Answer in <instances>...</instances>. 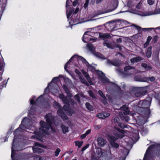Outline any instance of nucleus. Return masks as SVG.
Wrapping results in <instances>:
<instances>
[{
  "mask_svg": "<svg viewBox=\"0 0 160 160\" xmlns=\"http://www.w3.org/2000/svg\"><path fill=\"white\" fill-rule=\"evenodd\" d=\"M55 117L52 116L51 114H47L45 117L47 123H46L43 121H41L40 122V124L41 126L40 128V130L44 133L47 134H48V130L51 128V125L52 122H54V119Z\"/></svg>",
  "mask_w": 160,
  "mask_h": 160,
  "instance_id": "obj_2",
  "label": "nucleus"
},
{
  "mask_svg": "<svg viewBox=\"0 0 160 160\" xmlns=\"http://www.w3.org/2000/svg\"><path fill=\"white\" fill-rule=\"evenodd\" d=\"M123 110V113L125 115H128L129 113V111L128 110V107L126 106H123L121 108Z\"/></svg>",
  "mask_w": 160,
  "mask_h": 160,
  "instance_id": "obj_21",
  "label": "nucleus"
},
{
  "mask_svg": "<svg viewBox=\"0 0 160 160\" xmlns=\"http://www.w3.org/2000/svg\"><path fill=\"white\" fill-rule=\"evenodd\" d=\"M80 79L81 80V82L83 83H85V81L83 79H82V78L81 76H80Z\"/></svg>",
  "mask_w": 160,
  "mask_h": 160,
  "instance_id": "obj_59",
  "label": "nucleus"
},
{
  "mask_svg": "<svg viewBox=\"0 0 160 160\" xmlns=\"http://www.w3.org/2000/svg\"><path fill=\"white\" fill-rule=\"evenodd\" d=\"M28 121L29 119L28 118H25L22 121L21 124L20 125L19 127L16 130V132H18V131L21 132V129L24 130L26 128V126L27 124V122Z\"/></svg>",
  "mask_w": 160,
  "mask_h": 160,
  "instance_id": "obj_8",
  "label": "nucleus"
},
{
  "mask_svg": "<svg viewBox=\"0 0 160 160\" xmlns=\"http://www.w3.org/2000/svg\"><path fill=\"white\" fill-rule=\"evenodd\" d=\"M33 151L35 153H40L44 152L43 149L39 147H34L32 148Z\"/></svg>",
  "mask_w": 160,
  "mask_h": 160,
  "instance_id": "obj_23",
  "label": "nucleus"
},
{
  "mask_svg": "<svg viewBox=\"0 0 160 160\" xmlns=\"http://www.w3.org/2000/svg\"><path fill=\"white\" fill-rule=\"evenodd\" d=\"M151 102L150 101L147 100H143L140 101L138 105L143 107H145L146 108H148L150 107Z\"/></svg>",
  "mask_w": 160,
  "mask_h": 160,
  "instance_id": "obj_13",
  "label": "nucleus"
},
{
  "mask_svg": "<svg viewBox=\"0 0 160 160\" xmlns=\"http://www.w3.org/2000/svg\"><path fill=\"white\" fill-rule=\"evenodd\" d=\"M70 2H71V0H67L66 7L67 8H68V7L69 6V4L70 3Z\"/></svg>",
  "mask_w": 160,
  "mask_h": 160,
  "instance_id": "obj_49",
  "label": "nucleus"
},
{
  "mask_svg": "<svg viewBox=\"0 0 160 160\" xmlns=\"http://www.w3.org/2000/svg\"><path fill=\"white\" fill-rule=\"evenodd\" d=\"M58 77H56L54 78L52 80V81H54L58 79Z\"/></svg>",
  "mask_w": 160,
  "mask_h": 160,
  "instance_id": "obj_60",
  "label": "nucleus"
},
{
  "mask_svg": "<svg viewBox=\"0 0 160 160\" xmlns=\"http://www.w3.org/2000/svg\"><path fill=\"white\" fill-rule=\"evenodd\" d=\"M110 114L108 113H99L98 114V117L99 118L104 119L109 116Z\"/></svg>",
  "mask_w": 160,
  "mask_h": 160,
  "instance_id": "obj_19",
  "label": "nucleus"
},
{
  "mask_svg": "<svg viewBox=\"0 0 160 160\" xmlns=\"http://www.w3.org/2000/svg\"><path fill=\"white\" fill-rule=\"evenodd\" d=\"M70 2H71V0H67L66 7L67 8H68V7L69 6V4L70 3Z\"/></svg>",
  "mask_w": 160,
  "mask_h": 160,
  "instance_id": "obj_50",
  "label": "nucleus"
},
{
  "mask_svg": "<svg viewBox=\"0 0 160 160\" xmlns=\"http://www.w3.org/2000/svg\"><path fill=\"white\" fill-rule=\"evenodd\" d=\"M75 72L79 76H80V75L81 74L80 72L78 70V69H76L75 70Z\"/></svg>",
  "mask_w": 160,
  "mask_h": 160,
  "instance_id": "obj_53",
  "label": "nucleus"
},
{
  "mask_svg": "<svg viewBox=\"0 0 160 160\" xmlns=\"http://www.w3.org/2000/svg\"><path fill=\"white\" fill-rule=\"evenodd\" d=\"M141 7V4L140 2L136 6V8L138 9H139Z\"/></svg>",
  "mask_w": 160,
  "mask_h": 160,
  "instance_id": "obj_51",
  "label": "nucleus"
},
{
  "mask_svg": "<svg viewBox=\"0 0 160 160\" xmlns=\"http://www.w3.org/2000/svg\"><path fill=\"white\" fill-rule=\"evenodd\" d=\"M99 37L100 38L103 40L108 39L110 38L111 36L108 33H99Z\"/></svg>",
  "mask_w": 160,
  "mask_h": 160,
  "instance_id": "obj_16",
  "label": "nucleus"
},
{
  "mask_svg": "<svg viewBox=\"0 0 160 160\" xmlns=\"http://www.w3.org/2000/svg\"><path fill=\"white\" fill-rule=\"evenodd\" d=\"M89 0H87L86 1V2L84 5V8H86L88 5V4L89 3Z\"/></svg>",
  "mask_w": 160,
  "mask_h": 160,
  "instance_id": "obj_43",
  "label": "nucleus"
},
{
  "mask_svg": "<svg viewBox=\"0 0 160 160\" xmlns=\"http://www.w3.org/2000/svg\"><path fill=\"white\" fill-rule=\"evenodd\" d=\"M79 1V0H74V1L72 2L73 6H76L78 4Z\"/></svg>",
  "mask_w": 160,
  "mask_h": 160,
  "instance_id": "obj_38",
  "label": "nucleus"
},
{
  "mask_svg": "<svg viewBox=\"0 0 160 160\" xmlns=\"http://www.w3.org/2000/svg\"><path fill=\"white\" fill-rule=\"evenodd\" d=\"M87 47L91 51H93L94 48L93 45L91 43H88L87 45Z\"/></svg>",
  "mask_w": 160,
  "mask_h": 160,
  "instance_id": "obj_33",
  "label": "nucleus"
},
{
  "mask_svg": "<svg viewBox=\"0 0 160 160\" xmlns=\"http://www.w3.org/2000/svg\"><path fill=\"white\" fill-rule=\"evenodd\" d=\"M91 132V130L90 129H88L86 131V132L85 133L87 135L89 134Z\"/></svg>",
  "mask_w": 160,
  "mask_h": 160,
  "instance_id": "obj_52",
  "label": "nucleus"
},
{
  "mask_svg": "<svg viewBox=\"0 0 160 160\" xmlns=\"http://www.w3.org/2000/svg\"><path fill=\"white\" fill-rule=\"evenodd\" d=\"M89 144H87L85 146H84L82 149L81 151L83 152L87 148L89 147Z\"/></svg>",
  "mask_w": 160,
  "mask_h": 160,
  "instance_id": "obj_41",
  "label": "nucleus"
},
{
  "mask_svg": "<svg viewBox=\"0 0 160 160\" xmlns=\"http://www.w3.org/2000/svg\"><path fill=\"white\" fill-rule=\"evenodd\" d=\"M79 10V8H77L75 9V11L74 10L72 9L69 12H68V10L67 11V18L68 19L72 17L73 15H76V14L78 12Z\"/></svg>",
  "mask_w": 160,
  "mask_h": 160,
  "instance_id": "obj_11",
  "label": "nucleus"
},
{
  "mask_svg": "<svg viewBox=\"0 0 160 160\" xmlns=\"http://www.w3.org/2000/svg\"><path fill=\"white\" fill-rule=\"evenodd\" d=\"M98 74L100 77V80L104 83H106L108 82V80L106 77L103 73L101 71L98 72Z\"/></svg>",
  "mask_w": 160,
  "mask_h": 160,
  "instance_id": "obj_14",
  "label": "nucleus"
},
{
  "mask_svg": "<svg viewBox=\"0 0 160 160\" xmlns=\"http://www.w3.org/2000/svg\"><path fill=\"white\" fill-rule=\"evenodd\" d=\"M107 97L110 100L111 99V98L110 96H109V95H107Z\"/></svg>",
  "mask_w": 160,
  "mask_h": 160,
  "instance_id": "obj_64",
  "label": "nucleus"
},
{
  "mask_svg": "<svg viewBox=\"0 0 160 160\" xmlns=\"http://www.w3.org/2000/svg\"><path fill=\"white\" fill-rule=\"evenodd\" d=\"M132 26H134L135 28L138 30H140L141 28L140 27H139L136 25H135V24H133Z\"/></svg>",
  "mask_w": 160,
  "mask_h": 160,
  "instance_id": "obj_48",
  "label": "nucleus"
},
{
  "mask_svg": "<svg viewBox=\"0 0 160 160\" xmlns=\"http://www.w3.org/2000/svg\"><path fill=\"white\" fill-rule=\"evenodd\" d=\"M88 93L89 95L91 97H92L93 98H95V97L94 94H93V93L92 91H88Z\"/></svg>",
  "mask_w": 160,
  "mask_h": 160,
  "instance_id": "obj_39",
  "label": "nucleus"
},
{
  "mask_svg": "<svg viewBox=\"0 0 160 160\" xmlns=\"http://www.w3.org/2000/svg\"><path fill=\"white\" fill-rule=\"evenodd\" d=\"M53 105L55 108L58 109L57 111L58 114L64 120H67L68 119V117L63 112L58 102L54 101L53 103Z\"/></svg>",
  "mask_w": 160,
  "mask_h": 160,
  "instance_id": "obj_7",
  "label": "nucleus"
},
{
  "mask_svg": "<svg viewBox=\"0 0 160 160\" xmlns=\"http://www.w3.org/2000/svg\"><path fill=\"white\" fill-rule=\"evenodd\" d=\"M87 135L85 134H83L81 136V138L82 139L84 138Z\"/></svg>",
  "mask_w": 160,
  "mask_h": 160,
  "instance_id": "obj_54",
  "label": "nucleus"
},
{
  "mask_svg": "<svg viewBox=\"0 0 160 160\" xmlns=\"http://www.w3.org/2000/svg\"><path fill=\"white\" fill-rule=\"evenodd\" d=\"M154 145H150L147 149L146 152L145 154L143 160H146V159L147 157V154L149 153L150 150L155 147Z\"/></svg>",
  "mask_w": 160,
  "mask_h": 160,
  "instance_id": "obj_25",
  "label": "nucleus"
},
{
  "mask_svg": "<svg viewBox=\"0 0 160 160\" xmlns=\"http://www.w3.org/2000/svg\"><path fill=\"white\" fill-rule=\"evenodd\" d=\"M103 45L104 46H106L108 48H113V46L112 45L111 42L108 41H104Z\"/></svg>",
  "mask_w": 160,
  "mask_h": 160,
  "instance_id": "obj_24",
  "label": "nucleus"
},
{
  "mask_svg": "<svg viewBox=\"0 0 160 160\" xmlns=\"http://www.w3.org/2000/svg\"><path fill=\"white\" fill-rule=\"evenodd\" d=\"M154 29V28H143L144 29L146 30H152V29Z\"/></svg>",
  "mask_w": 160,
  "mask_h": 160,
  "instance_id": "obj_58",
  "label": "nucleus"
},
{
  "mask_svg": "<svg viewBox=\"0 0 160 160\" xmlns=\"http://www.w3.org/2000/svg\"><path fill=\"white\" fill-rule=\"evenodd\" d=\"M75 143L76 146H78L79 148H80L83 142L82 141H76L75 142Z\"/></svg>",
  "mask_w": 160,
  "mask_h": 160,
  "instance_id": "obj_35",
  "label": "nucleus"
},
{
  "mask_svg": "<svg viewBox=\"0 0 160 160\" xmlns=\"http://www.w3.org/2000/svg\"><path fill=\"white\" fill-rule=\"evenodd\" d=\"M152 47H149L148 48L147 52V56L148 58H150L151 57Z\"/></svg>",
  "mask_w": 160,
  "mask_h": 160,
  "instance_id": "obj_30",
  "label": "nucleus"
},
{
  "mask_svg": "<svg viewBox=\"0 0 160 160\" xmlns=\"http://www.w3.org/2000/svg\"><path fill=\"white\" fill-rule=\"evenodd\" d=\"M79 19L78 18H77L75 19V20H74V19L73 20H71L69 21V24L70 25H71L72 27L73 25H76L79 23Z\"/></svg>",
  "mask_w": 160,
  "mask_h": 160,
  "instance_id": "obj_20",
  "label": "nucleus"
},
{
  "mask_svg": "<svg viewBox=\"0 0 160 160\" xmlns=\"http://www.w3.org/2000/svg\"><path fill=\"white\" fill-rule=\"evenodd\" d=\"M148 80H150L151 82L155 80L154 77H152L149 78L148 79Z\"/></svg>",
  "mask_w": 160,
  "mask_h": 160,
  "instance_id": "obj_47",
  "label": "nucleus"
},
{
  "mask_svg": "<svg viewBox=\"0 0 160 160\" xmlns=\"http://www.w3.org/2000/svg\"><path fill=\"white\" fill-rule=\"evenodd\" d=\"M160 14V8L156 9L154 10V11H152L150 12L149 15H154L155 14Z\"/></svg>",
  "mask_w": 160,
  "mask_h": 160,
  "instance_id": "obj_28",
  "label": "nucleus"
},
{
  "mask_svg": "<svg viewBox=\"0 0 160 160\" xmlns=\"http://www.w3.org/2000/svg\"><path fill=\"white\" fill-rule=\"evenodd\" d=\"M63 88L67 93V95L66 97H65L64 95L62 94H60L59 95L60 98L62 100V102L65 103L66 104L63 107V109L65 111H66L67 114L69 116H71L72 114L75 113V111L74 110L71 109L67 106V105H73L74 104V102L71 99L70 97H72V95L69 92V91L67 87L63 85Z\"/></svg>",
  "mask_w": 160,
  "mask_h": 160,
  "instance_id": "obj_1",
  "label": "nucleus"
},
{
  "mask_svg": "<svg viewBox=\"0 0 160 160\" xmlns=\"http://www.w3.org/2000/svg\"><path fill=\"white\" fill-rule=\"evenodd\" d=\"M134 80L135 81H140V82H145L146 80H145L144 79L142 78L140 76H135L134 77Z\"/></svg>",
  "mask_w": 160,
  "mask_h": 160,
  "instance_id": "obj_29",
  "label": "nucleus"
},
{
  "mask_svg": "<svg viewBox=\"0 0 160 160\" xmlns=\"http://www.w3.org/2000/svg\"><path fill=\"white\" fill-rule=\"evenodd\" d=\"M97 156L102 160H111L112 158V155L109 148L106 150L99 149L97 150Z\"/></svg>",
  "mask_w": 160,
  "mask_h": 160,
  "instance_id": "obj_4",
  "label": "nucleus"
},
{
  "mask_svg": "<svg viewBox=\"0 0 160 160\" xmlns=\"http://www.w3.org/2000/svg\"><path fill=\"white\" fill-rule=\"evenodd\" d=\"M143 59L141 58L138 57L132 58L131 59V61L132 63H134L135 62L140 61Z\"/></svg>",
  "mask_w": 160,
  "mask_h": 160,
  "instance_id": "obj_26",
  "label": "nucleus"
},
{
  "mask_svg": "<svg viewBox=\"0 0 160 160\" xmlns=\"http://www.w3.org/2000/svg\"><path fill=\"white\" fill-rule=\"evenodd\" d=\"M113 132L114 136L112 135L108 136V139L112 147L117 148L119 145L115 142V141L119 138H122L124 136V131L122 130H121L118 128H115Z\"/></svg>",
  "mask_w": 160,
  "mask_h": 160,
  "instance_id": "obj_3",
  "label": "nucleus"
},
{
  "mask_svg": "<svg viewBox=\"0 0 160 160\" xmlns=\"http://www.w3.org/2000/svg\"><path fill=\"white\" fill-rule=\"evenodd\" d=\"M107 63L108 64H111L112 65L116 66L119 67L121 65V61L119 60H114L113 61H110L108 60H107Z\"/></svg>",
  "mask_w": 160,
  "mask_h": 160,
  "instance_id": "obj_12",
  "label": "nucleus"
},
{
  "mask_svg": "<svg viewBox=\"0 0 160 160\" xmlns=\"http://www.w3.org/2000/svg\"><path fill=\"white\" fill-rule=\"evenodd\" d=\"M43 100V96L41 95L37 99L36 102L37 103H38L39 102H42Z\"/></svg>",
  "mask_w": 160,
  "mask_h": 160,
  "instance_id": "obj_34",
  "label": "nucleus"
},
{
  "mask_svg": "<svg viewBox=\"0 0 160 160\" xmlns=\"http://www.w3.org/2000/svg\"><path fill=\"white\" fill-rule=\"evenodd\" d=\"M86 108L90 111L93 110L92 107L88 103H86L85 104Z\"/></svg>",
  "mask_w": 160,
  "mask_h": 160,
  "instance_id": "obj_32",
  "label": "nucleus"
},
{
  "mask_svg": "<svg viewBox=\"0 0 160 160\" xmlns=\"http://www.w3.org/2000/svg\"><path fill=\"white\" fill-rule=\"evenodd\" d=\"M5 63L3 59H1L0 60V82L2 80V75L4 70Z\"/></svg>",
  "mask_w": 160,
  "mask_h": 160,
  "instance_id": "obj_10",
  "label": "nucleus"
},
{
  "mask_svg": "<svg viewBox=\"0 0 160 160\" xmlns=\"http://www.w3.org/2000/svg\"><path fill=\"white\" fill-rule=\"evenodd\" d=\"M135 90L137 91V92L135 93V95L136 97L140 96L142 94L143 92H142V88H135Z\"/></svg>",
  "mask_w": 160,
  "mask_h": 160,
  "instance_id": "obj_17",
  "label": "nucleus"
},
{
  "mask_svg": "<svg viewBox=\"0 0 160 160\" xmlns=\"http://www.w3.org/2000/svg\"><path fill=\"white\" fill-rule=\"evenodd\" d=\"M74 98L75 99L77 100L79 102H80L79 97V95L78 94L76 95L74 97Z\"/></svg>",
  "mask_w": 160,
  "mask_h": 160,
  "instance_id": "obj_44",
  "label": "nucleus"
},
{
  "mask_svg": "<svg viewBox=\"0 0 160 160\" xmlns=\"http://www.w3.org/2000/svg\"><path fill=\"white\" fill-rule=\"evenodd\" d=\"M15 138H14L13 140L12 147V153L11 155V157L12 160H15V159L14 158V156L15 154L14 152L15 151L14 150V142H15Z\"/></svg>",
  "mask_w": 160,
  "mask_h": 160,
  "instance_id": "obj_22",
  "label": "nucleus"
},
{
  "mask_svg": "<svg viewBox=\"0 0 160 160\" xmlns=\"http://www.w3.org/2000/svg\"><path fill=\"white\" fill-rule=\"evenodd\" d=\"M102 1V0H96V3H101Z\"/></svg>",
  "mask_w": 160,
  "mask_h": 160,
  "instance_id": "obj_57",
  "label": "nucleus"
},
{
  "mask_svg": "<svg viewBox=\"0 0 160 160\" xmlns=\"http://www.w3.org/2000/svg\"><path fill=\"white\" fill-rule=\"evenodd\" d=\"M35 98V96H33L32 97V99L31 100L30 103L31 104H33L35 103V101L33 100V99Z\"/></svg>",
  "mask_w": 160,
  "mask_h": 160,
  "instance_id": "obj_42",
  "label": "nucleus"
},
{
  "mask_svg": "<svg viewBox=\"0 0 160 160\" xmlns=\"http://www.w3.org/2000/svg\"><path fill=\"white\" fill-rule=\"evenodd\" d=\"M147 1L148 4L152 5L154 3L155 0H147Z\"/></svg>",
  "mask_w": 160,
  "mask_h": 160,
  "instance_id": "obj_40",
  "label": "nucleus"
},
{
  "mask_svg": "<svg viewBox=\"0 0 160 160\" xmlns=\"http://www.w3.org/2000/svg\"><path fill=\"white\" fill-rule=\"evenodd\" d=\"M124 119L125 121H126L127 122H128L130 120L129 117H125Z\"/></svg>",
  "mask_w": 160,
  "mask_h": 160,
  "instance_id": "obj_55",
  "label": "nucleus"
},
{
  "mask_svg": "<svg viewBox=\"0 0 160 160\" xmlns=\"http://www.w3.org/2000/svg\"><path fill=\"white\" fill-rule=\"evenodd\" d=\"M90 33V32H86L84 33L83 36L82 41L85 43H87L89 41L94 40V38L91 37L89 35Z\"/></svg>",
  "mask_w": 160,
  "mask_h": 160,
  "instance_id": "obj_9",
  "label": "nucleus"
},
{
  "mask_svg": "<svg viewBox=\"0 0 160 160\" xmlns=\"http://www.w3.org/2000/svg\"><path fill=\"white\" fill-rule=\"evenodd\" d=\"M82 72L84 76L85 77L88 82L91 85L92 84V82L91 81L89 75L87 72L84 71L83 70H82Z\"/></svg>",
  "mask_w": 160,
  "mask_h": 160,
  "instance_id": "obj_18",
  "label": "nucleus"
},
{
  "mask_svg": "<svg viewBox=\"0 0 160 160\" xmlns=\"http://www.w3.org/2000/svg\"><path fill=\"white\" fill-rule=\"evenodd\" d=\"M35 146H40V144H39L38 143H35Z\"/></svg>",
  "mask_w": 160,
  "mask_h": 160,
  "instance_id": "obj_62",
  "label": "nucleus"
},
{
  "mask_svg": "<svg viewBox=\"0 0 160 160\" xmlns=\"http://www.w3.org/2000/svg\"><path fill=\"white\" fill-rule=\"evenodd\" d=\"M2 14V11L0 12V18H1Z\"/></svg>",
  "mask_w": 160,
  "mask_h": 160,
  "instance_id": "obj_63",
  "label": "nucleus"
},
{
  "mask_svg": "<svg viewBox=\"0 0 160 160\" xmlns=\"http://www.w3.org/2000/svg\"><path fill=\"white\" fill-rule=\"evenodd\" d=\"M152 39V38L151 37H150V36H148V38L147 39V43H149V42H150V41L151 40V39Z\"/></svg>",
  "mask_w": 160,
  "mask_h": 160,
  "instance_id": "obj_45",
  "label": "nucleus"
},
{
  "mask_svg": "<svg viewBox=\"0 0 160 160\" xmlns=\"http://www.w3.org/2000/svg\"><path fill=\"white\" fill-rule=\"evenodd\" d=\"M60 151H61V150H60V149L59 148H57L56 150V151L55 152V156L56 157H57V156H58V155H59V152H60Z\"/></svg>",
  "mask_w": 160,
  "mask_h": 160,
  "instance_id": "obj_37",
  "label": "nucleus"
},
{
  "mask_svg": "<svg viewBox=\"0 0 160 160\" xmlns=\"http://www.w3.org/2000/svg\"><path fill=\"white\" fill-rule=\"evenodd\" d=\"M149 43H147V42H146L144 44V45H143V47H144V48H146L148 46V45L149 44Z\"/></svg>",
  "mask_w": 160,
  "mask_h": 160,
  "instance_id": "obj_56",
  "label": "nucleus"
},
{
  "mask_svg": "<svg viewBox=\"0 0 160 160\" xmlns=\"http://www.w3.org/2000/svg\"><path fill=\"white\" fill-rule=\"evenodd\" d=\"M117 71L119 74H123L125 76L131 75L136 73L135 69L130 66L125 67L123 72L121 71L120 70H117Z\"/></svg>",
  "mask_w": 160,
  "mask_h": 160,
  "instance_id": "obj_6",
  "label": "nucleus"
},
{
  "mask_svg": "<svg viewBox=\"0 0 160 160\" xmlns=\"http://www.w3.org/2000/svg\"><path fill=\"white\" fill-rule=\"evenodd\" d=\"M119 118H115L114 119V121L115 122H116V121H117L118 120V119Z\"/></svg>",
  "mask_w": 160,
  "mask_h": 160,
  "instance_id": "obj_61",
  "label": "nucleus"
},
{
  "mask_svg": "<svg viewBox=\"0 0 160 160\" xmlns=\"http://www.w3.org/2000/svg\"><path fill=\"white\" fill-rule=\"evenodd\" d=\"M61 127L63 133H65L69 131L68 127H66L63 124L61 125Z\"/></svg>",
  "mask_w": 160,
  "mask_h": 160,
  "instance_id": "obj_27",
  "label": "nucleus"
},
{
  "mask_svg": "<svg viewBox=\"0 0 160 160\" xmlns=\"http://www.w3.org/2000/svg\"><path fill=\"white\" fill-rule=\"evenodd\" d=\"M118 126L122 128H125V126L123 123H121L119 124Z\"/></svg>",
  "mask_w": 160,
  "mask_h": 160,
  "instance_id": "obj_46",
  "label": "nucleus"
},
{
  "mask_svg": "<svg viewBox=\"0 0 160 160\" xmlns=\"http://www.w3.org/2000/svg\"><path fill=\"white\" fill-rule=\"evenodd\" d=\"M97 141L98 145L101 147L103 146L107 143L106 140L101 137L98 138Z\"/></svg>",
  "mask_w": 160,
  "mask_h": 160,
  "instance_id": "obj_15",
  "label": "nucleus"
},
{
  "mask_svg": "<svg viewBox=\"0 0 160 160\" xmlns=\"http://www.w3.org/2000/svg\"><path fill=\"white\" fill-rule=\"evenodd\" d=\"M75 58L77 59L78 62L81 61L83 64H85L87 67L88 70L90 71H93L94 69V68L90 65L86 60L82 57L81 56L77 55H74L72 56L66 64L64 66V69L67 72L68 71L67 66L70 62V61L72 58Z\"/></svg>",
  "mask_w": 160,
  "mask_h": 160,
  "instance_id": "obj_5",
  "label": "nucleus"
},
{
  "mask_svg": "<svg viewBox=\"0 0 160 160\" xmlns=\"http://www.w3.org/2000/svg\"><path fill=\"white\" fill-rule=\"evenodd\" d=\"M142 66L146 70H149L151 69V67L147 65V64L143 63L141 64Z\"/></svg>",
  "mask_w": 160,
  "mask_h": 160,
  "instance_id": "obj_31",
  "label": "nucleus"
},
{
  "mask_svg": "<svg viewBox=\"0 0 160 160\" xmlns=\"http://www.w3.org/2000/svg\"><path fill=\"white\" fill-rule=\"evenodd\" d=\"M98 93L100 96L104 100L106 99V98L105 96L103 94L102 91L99 90L98 91Z\"/></svg>",
  "mask_w": 160,
  "mask_h": 160,
  "instance_id": "obj_36",
  "label": "nucleus"
}]
</instances>
